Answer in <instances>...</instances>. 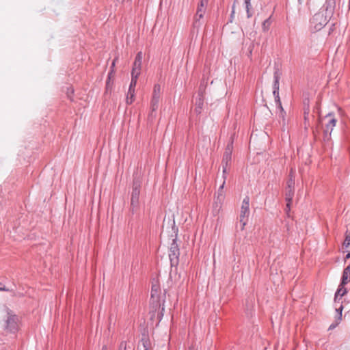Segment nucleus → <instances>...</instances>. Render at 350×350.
I'll list each match as a JSON object with an SVG mask.
<instances>
[{"mask_svg":"<svg viewBox=\"0 0 350 350\" xmlns=\"http://www.w3.org/2000/svg\"><path fill=\"white\" fill-rule=\"evenodd\" d=\"M118 350H126V342L125 341L120 342Z\"/></svg>","mask_w":350,"mask_h":350,"instance_id":"33","label":"nucleus"},{"mask_svg":"<svg viewBox=\"0 0 350 350\" xmlns=\"http://www.w3.org/2000/svg\"><path fill=\"white\" fill-rule=\"evenodd\" d=\"M308 116H309V107H308L306 109H304V121L305 124L306 122H308Z\"/></svg>","mask_w":350,"mask_h":350,"instance_id":"31","label":"nucleus"},{"mask_svg":"<svg viewBox=\"0 0 350 350\" xmlns=\"http://www.w3.org/2000/svg\"><path fill=\"white\" fill-rule=\"evenodd\" d=\"M137 79L131 77V81L129 88V94H131V92H133V90H135V87L136 86L137 84Z\"/></svg>","mask_w":350,"mask_h":350,"instance_id":"25","label":"nucleus"},{"mask_svg":"<svg viewBox=\"0 0 350 350\" xmlns=\"http://www.w3.org/2000/svg\"><path fill=\"white\" fill-rule=\"evenodd\" d=\"M327 17L323 12H319L310 19V28L313 32L319 31L327 25Z\"/></svg>","mask_w":350,"mask_h":350,"instance_id":"2","label":"nucleus"},{"mask_svg":"<svg viewBox=\"0 0 350 350\" xmlns=\"http://www.w3.org/2000/svg\"><path fill=\"white\" fill-rule=\"evenodd\" d=\"M244 4L247 12V17L248 18L253 16V11L252 10L251 0H244Z\"/></svg>","mask_w":350,"mask_h":350,"instance_id":"17","label":"nucleus"},{"mask_svg":"<svg viewBox=\"0 0 350 350\" xmlns=\"http://www.w3.org/2000/svg\"><path fill=\"white\" fill-rule=\"evenodd\" d=\"M346 293H347V289L344 287V286H340V284L338 290L336 291V292L335 293L334 301H337L338 296L342 297Z\"/></svg>","mask_w":350,"mask_h":350,"instance_id":"18","label":"nucleus"},{"mask_svg":"<svg viewBox=\"0 0 350 350\" xmlns=\"http://www.w3.org/2000/svg\"><path fill=\"white\" fill-rule=\"evenodd\" d=\"M6 315L4 319V329L10 333H16L19 329L20 320L12 310L6 308Z\"/></svg>","mask_w":350,"mask_h":350,"instance_id":"1","label":"nucleus"},{"mask_svg":"<svg viewBox=\"0 0 350 350\" xmlns=\"http://www.w3.org/2000/svg\"><path fill=\"white\" fill-rule=\"evenodd\" d=\"M161 87L159 84H155L154 86L152 97H157L160 98Z\"/></svg>","mask_w":350,"mask_h":350,"instance_id":"20","label":"nucleus"},{"mask_svg":"<svg viewBox=\"0 0 350 350\" xmlns=\"http://www.w3.org/2000/svg\"><path fill=\"white\" fill-rule=\"evenodd\" d=\"M206 8L200 7V5H198L197 11H196V15L199 16V18H203L204 14L206 12Z\"/></svg>","mask_w":350,"mask_h":350,"instance_id":"21","label":"nucleus"},{"mask_svg":"<svg viewBox=\"0 0 350 350\" xmlns=\"http://www.w3.org/2000/svg\"><path fill=\"white\" fill-rule=\"evenodd\" d=\"M135 96V90L131 92V94H129V90L128 91L127 96H126V103L128 105H131L133 100Z\"/></svg>","mask_w":350,"mask_h":350,"instance_id":"24","label":"nucleus"},{"mask_svg":"<svg viewBox=\"0 0 350 350\" xmlns=\"http://www.w3.org/2000/svg\"><path fill=\"white\" fill-rule=\"evenodd\" d=\"M141 68H136L133 67L132 71H131V77L137 79L139 75H140Z\"/></svg>","mask_w":350,"mask_h":350,"instance_id":"23","label":"nucleus"},{"mask_svg":"<svg viewBox=\"0 0 350 350\" xmlns=\"http://www.w3.org/2000/svg\"><path fill=\"white\" fill-rule=\"evenodd\" d=\"M270 25H271V18L269 17V18H267L265 21H264V22L262 23V30L264 31H268V29H269Z\"/></svg>","mask_w":350,"mask_h":350,"instance_id":"22","label":"nucleus"},{"mask_svg":"<svg viewBox=\"0 0 350 350\" xmlns=\"http://www.w3.org/2000/svg\"><path fill=\"white\" fill-rule=\"evenodd\" d=\"M275 102L278 106V107L281 109V112H283V107L282 106V103L280 101V98H279V100H278V98H275Z\"/></svg>","mask_w":350,"mask_h":350,"instance_id":"30","label":"nucleus"},{"mask_svg":"<svg viewBox=\"0 0 350 350\" xmlns=\"http://www.w3.org/2000/svg\"><path fill=\"white\" fill-rule=\"evenodd\" d=\"M281 76V72H280L278 68H275L273 73V94L274 98H278L279 100V88H280V79Z\"/></svg>","mask_w":350,"mask_h":350,"instance_id":"9","label":"nucleus"},{"mask_svg":"<svg viewBox=\"0 0 350 350\" xmlns=\"http://www.w3.org/2000/svg\"><path fill=\"white\" fill-rule=\"evenodd\" d=\"M159 98L157 97H152L151 102H150V109L151 111L148 115V118L153 120L155 116V111L157 110L159 107Z\"/></svg>","mask_w":350,"mask_h":350,"instance_id":"12","label":"nucleus"},{"mask_svg":"<svg viewBox=\"0 0 350 350\" xmlns=\"http://www.w3.org/2000/svg\"><path fill=\"white\" fill-rule=\"evenodd\" d=\"M160 291V287L157 284H153L151 288V302L150 304L152 305L153 308L161 307V304L159 303V292Z\"/></svg>","mask_w":350,"mask_h":350,"instance_id":"8","label":"nucleus"},{"mask_svg":"<svg viewBox=\"0 0 350 350\" xmlns=\"http://www.w3.org/2000/svg\"><path fill=\"white\" fill-rule=\"evenodd\" d=\"M291 207V205L289 206V208ZM286 212L288 213L290 211V208L288 209V207L286 206L285 208Z\"/></svg>","mask_w":350,"mask_h":350,"instance_id":"42","label":"nucleus"},{"mask_svg":"<svg viewBox=\"0 0 350 350\" xmlns=\"http://www.w3.org/2000/svg\"><path fill=\"white\" fill-rule=\"evenodd\" d=\"M231 159H232V154L228 151H225L223 159L221 161L222 168H223V174H224V178L226 179V176L225 174L227 173L228 166L231 163Z\"/></svg>","mask_w":350,"mask_h":350,"instance_id":"10","label":"nucleus"},{"mask_svg":"<svg viewBox=\"0 0 350 350\" xmlns=\"http://www.w3.org/2000/svg\"><path fill=\"white\" fill-rule=\"evenodd\" d=\"M232 143H233V142L232 141L230 144H228L227 145V147L226 148V151H228L231 154H232Z\"/></svg>","mask_w":350,"mask_h":350,"instance_id":"38","label":"nucleus"},{"mask_svg":"<svg viewBox=\"0 0 350 350\" xmlns=\"http://www.w3.org/2000/svg\"><path fill=\"white\" fill-rule=\"evenodd\" d=\"M325 118H331L330 120H329L328 123L326 124L325 129L323 131L324 140H326V139L328 140L331 136L332 130L334 129V128L336 126L337 120L335 118L333 117V114L331 113H328L325 116Z\"/></svg>","mask_w":350,"mask_h":350,"instance_id":"7","label":"nucleus"},{"mask_svg":"<svg viewBox=\"0 0 350 350\" xmlns=\"http://www.w3.org/2000/svg\"><path fill=\"white\" fill-rule=\"evenodd\" d=\"M16 286L13 284V287L8 288L5 286L3 285L2 283L0 282V291H8L12 293L13 295H15Z\"/></svg>","mask_w":350,"mask_h":350,"instance_id":"19","label":"nucleus"},{"mask_svg":"<svg viewBox=\"0 0 350 350\" xmlns=\"http://www.w3.org/2000/svg\"><path fill=\"white\" fill-rule=\"evenodd\" d=\"M349 280H350V266H347L346 268H345V269L343 271L341 282H340V286L345 285L346 284H347V282Z\"/></svg>","mask_w":350,"mask_h":350,"instance_id":"13","label":"nucleus"},{"mask_svg":"<svg viewBox=\"0 0 350 350\" xmlns=\"http://www.w3.org/2000/svg\"><path fill=\"white\" fill-rule=\"evenodd\" d=\"M142 58H143V55H142V53L140 51V52H138L135 58V61H134V63H133V67H136L137 68H142Z\"/></svg>","mask_w":350,"mask_h":350,"instance_id":"16","label":"nucleus"},{"mask_svg":"<svg viewBox=\"0 0 350 350\" xmlns=\"http://www.w3.org/2000/svg\"><path fill=\"white\" fill-rule=\"evenodd\" d=\"M235 2L236 1L234 2L233 5H232V12H231V14H230V22H232V19H233V17H234V10H235Z\"/></svg>","mask_w":350,"mask_h":350,"instance_id":"34","label":"nucleus"},{"mask_svg":"<svg viewBox=\"0 0 350 350\" xmlns=\"http://www.w3.org/2000/svg\"><path fill=\"white\" fill-rule=\"evenodd\" d=\"M339 323H338V319L336 318L335 323H333L329 325V329H334Z\"/></svg>","mask_w":350,"mask_h":350,"instance_id":"37","label":"nucleus"},{"mask_svg":"<svg viewBox=\"0 0 350 350\" xmlns=\"http://www.w3.org/2000/svg\"><path fill=\"white\" fill-rule=\"evenodd\" d=\"M202 18H199V16H198V15H195L194 16V18H193V25H192V31H196V32L198 33L200 28L201 27L202 25V23L201 22V19Z\"/></svg>","mask_w":350,"mask_h":350,"instance_id":"15","label":"nucleus"},{"mask_svg":"<svg viewBox=\"0 0 350 350\" xmlns=\"http://www.w3.org/2000/svg\"><path fill=\"white\" fill-rule=\"evenodd\" d=\"M284 113H285V112H284V110L283 109V112L280 111V113L279 114L280 118H282L284 119Z\"/></svg>","mask_w":350,"mask_h":350,"instance_id":"40","label":"nucleus"},{"mask_svg":"<svg viewBox=\"0 0 350 350\" xmlns=\"http://www.w3.org/2000/svg\"><path fill=\"white\" fill-rule=\"evenodd\" d=\"M224 184H225V180L223 182L222 185L219 187V188L217 191V194H218L217 199L219 200L224 198L223 188H224Z\"/></svg>","mask_w":350,"mask_h":350,"instance_id":"28","label":"nucleus"},{"mask_svg":"<svg viewBox=\"0 0 350 350\" xmlns=\"http://www.w3.org/2000/svg\"><path fill=\"white\" fill-rule=\"evenodd\" d=\"M343 310V306L341 304L338 308L336 309V312H337L338 323H340L342 320V312Z\"/></svg>","mask_w":350,"mask_h":350,"instance_id":"27","label":"nucleus"},{"mask_svg":"<svg viewBox=\"0 0 350 350\" xmlns=\"http://www.w3.org/2000/svg\"><path fill=\"white\" fill-rule=\"evenodd\" d=\"M101 350H108V348L106 345H103Z\"/></svg>","mask_w":350,"mask_h":350,"instance_id":"41","label":"nucleus"},{"mask_svg":"<svg viewBox=\"0 0 350 350\" xmlns=\"http://www.w3.org/2000/svg\"><path fill=\"white\" fill-rule=\"evenodd\" d=\"M204 105V94L203 92L199 90L198 97L196 99L195 111L196 113L200 114L202 112Z\"/></svg>","mask_w":350,"mask_h":350,"instance_id":"11","label":"nucleus"},{"mask_svg":"<svg viewBox=\"0 0 350 350\" xmlns=\"http://www.w3.org/2000/svg\"><path fill=\"white\" fill-rule=\"evenodd\" d=\"M208 1L207 0H200V3L198 5H200V7L206 8Z\"/></svg>","mask_w":350,"mask_h":350,"instance_id":"36","label":"nucleus"},{"mask_svg":"<svg viewBox=\"0 0 350 350\" xmlns=\"http://www.w3.org/2000/svg\"><path fill=\"white\" fill-rule=\"evenodd\" d=\"M250 215V198L245 196L243 198L241 207V213L239 216V221L241 223V229L243 230L247 221V217Z\"/></svg>","mask_w":350,"mask_h":350,"instance_id":"5","label":"nucleus"},{"mask_svg":"<svg viewBox=\"0 0 350 350\" xmlns=\"http://www.w3.org/2000/svg\"><path fill=\"white\" fill-rule=\"evenodd\" d=\"M163 312H164V306H163L162 308H161V311L157 314V318H158L159 321H161L162 318H163Z\"/></svg>","mask_w":350,"mask_h":350,"instance_id":"32","label":"nucleus"},{"mask_svg":"<svg viewBox=\"0 0 350 350\" xmlns=\"http://www.w3.org/2000/svg\"><path fill=\"white\" fill-rule=\"evenodd\" d=\"M295 186V171L291 169L289 172L288 179L286 183L285 200L287 202V206L289 208L294 196Z\"/></svg>","mask_w":350,"mask_h":350,"instance_id":"4","label":"nucleus"},{"mask_svg":"<svg viewBox=\"0 0 350 350\" xmlns=\"http://www.w3.org/2000/svg\"><path fill=\"white\" fill-rule=\"evenodd\" d=\"M350 258V252L348 253L347 255H346V258Z\"/></svg>","mask_w":350,"mask_h":350,"instance_id":"43","label":"nucleus"},{"mask_svg":"<svg viewBox=\"0 0 350 350\" xmlns=\"http://www.w3.org/2000/svg\"><path fill=\"white\" fill-rule=\"evenodd\" d=\"M336 5L335 0H325V4L323 5V8L326 12H329V14H332L334 10Z\"/></svg>","mask_w":350,"mask_h":350,"instance_id":"14","label":"nucleus"},{"mask_svg":"<svg viewBox=\"0 0 350 350\" xmlns=\"http://www.w3.org/2000/svg\"><path fill=\"white\" fill-rule=\"evenodd\" d=\"M143 347L144 348V350H149L147 341H145V342H143Z\"/></svg>","mask_w":350,"mask_h":350,"instance_id":"39","label":"nucleus"},{"mask_svg":"<svg viewBox=\"0 0 350 350\" xmlns=\"http://www.w3.org/2000/svg\"><path fill=\"white\" fill-rule=\"evenodd\" d=\"M116 59H114L113 60V62H112V64H111V71L108 74V81H107V84H106L107 88H108V86L109 85V80L111 79V75L113 72V68H114L115 64H116Z\"/></svg>","mask_w":350,"mask_h":350,"instance_id":"26","label":"nucleus"},{"mask_svg":"<svg viewBox=\"0 0 350 350\" xmlns=\"http://www.w3.org/2000/svg\"><path fill=\"white\" fill-rule=\"evenodd\" d=\"M69 92H70V89L67 88V98H68Z\"/></svg>","mask_w":350,"mask_h":350,"instance_id":"44","label":"nucleus"},{"mask_svg":"<svg viewBox=\"0 0 350 350\" xmlns=\"http://www.w3.org/2000/svg\"><path fill=\"white\" fill-rule=\"evenodd\" d=\"M349 245H350V231H349V233L346 234L345 239L343 242V245L345 247H348L349 246Z\"/></svg>","mask_w":350,"mask_h":350,"instance_id":"29","label":"nucleus"},{"mask_svg":"<svg viewBox=\"0 0 350 350\" xmlns=\"http://www.w3.org/2000/svg\"><path fill=\"white\" fill-rule=\"evenodd\" d=\"M235 2L236 1L234 2L233 5H232V12H231V14H230V22H232V19H233V17H234V10H235Z\"/></svg>","mask_w":350,"mask_h":350,"instance_id":"35","label":"nucleus"},{"mask_svg":"<svg viewBox=\"0 0 350 350\" xmlns=\"http://www.w3.org/2000/svg\"><path fill=\"white\" fill-rule=\"evenodd\" d=\"M169 259L171 267H176L179 263L180 250L177 243V234H175V238L172 239V242L170 247L169 250Z\"/></svg>","mask_w":350,"mask_h":350,"instance_id":"3","label":"nucleus"},{"mask_svg":"<svg viewBox=\"0 0 350 350\" xmlns=\"http://www.w3.org/2000/svg\"><path fill=\"white\" fill-rule=\"evenodd\" d=\"M141 183L139 180L135 179L133 182L132 193L131 198V206L133 211L137 208L139 205V199L140 194Z\"/></svg>","mask_w":350,"mask_h":350,"instance_id":"6","label":"nucleus"}]
</instances>
